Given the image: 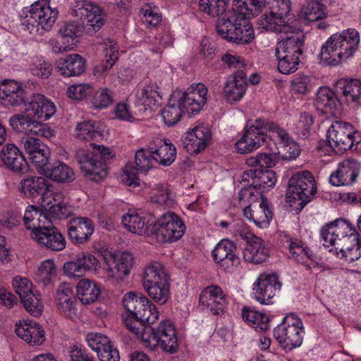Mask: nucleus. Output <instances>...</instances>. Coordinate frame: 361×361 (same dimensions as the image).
<instances>
[{
    "instance_id": "obj_1",
    "label": "nucleus",
    "mask_w": 361,
    "mask_h": 361,
    "mask_svg": "<svg viewBox=\"0 0 361 361\" xmlns=\"http://www.w3.org/2000/svg\"><path fill=\"white\" fill-rule=\"evenodd\" d=\"M122 302L127 311L123 315L124 324L145 347L153 350L159 346L171 354L178 350L176 331L170 320L162 321L157 329L151 326L159 318L157 309L151 300L142 294L129 292L124 295Z\"/></svg>"
},
{
    "instance_id": "obj_2",
    "label": "nucleus",
    "mask_w": 361,
    "mask_h": 361,
    "mask_svg": "<svg viewBox=\"0 0 361 361\" xmlns=\"http://www.w3.org/2000/svg\"><path fill=\"white\" fill-rule=\"evenodd\" d=\"M320 237L325 247H334L337 256L353 262L361 257V237L348 221L338 219L322 227Z\"/></svg>"
},
{
    "instance_id": "obj_3",
    "label": "nucleus",
    "mask_w": 361,
    "mask_h": 361,
    "mask_svg": "<svg viewBox=\"0 0 361 361\" xmlns=\"http://www.w3.org/2000/svg\"><path fill=\"white\" fill-rule=\"evenodd\" d=\"M360 44V34L353 28L332 35L322 46L319 54L322 65L337 66L352 57Z\"/></svg>"
},
{
    "instance_id": "obj_4",
    "label": "nucleus",
    "mask_w": 361,
    "mask_h": 361,
    "mask_svg": "<svg viewBox=\"0 0 361 361\" xmlns=\"http://www.w3.org/2000/svg\"><path fill=\"white\" fill-rule=\"evenodd\" d=\"M249 18L250 16L243 13L229 10L224 18L217 19L216 32L228 42L238 44H248L255 38L254 28Z\"/></svg>"
},
{
    "instance_id": "obj_5",
    "label": "nucleus",
    "mask_w": 361,
    "mask_h": 361,
    "mask_svg": "<svg viewBox=\"0 0 361 361\" xmlns=\"http://www.w3.org/2000/svg\"><path fill=\"white\" fill-rule=\"evenodd\" d=\"M91 147L92 151L78 149L75 157L86 178L99 182L106 176L105 163L114 157V153L103 145L91 144Z\"/></svg>"
},
{
    "instance_id": "obj_6",
    "label": "nucleus",
    "mask_w": 361,
    "mask_h": 361,
    "mask_svg": "<svg viewBox=\"0 0 361 361\" xmlns=\"http://www.w3.org/2000/svg\"><path fill=\"white\" fill-rule=\"evenodd\" d=\"M58 13L56 8L50 6L49 0H38L26 11L21 24L30 34L42 36L53 27Z\"/></svg>"
},
{
    "instance_id": "obj_7",
    "label": "nucleus",
    "mask_w": 361,
    "mask_h": 361,
    "mask_svg": "<svg viewBox=\"0 0 361 361\" xmlns=\"http://www.w3.org/2000/svg\"><path fill=\"white\" fill-rule=\"evenodd\" d=\"M142 281L144 289L154 302L164 305L167 302L171 294L170 278L161 263H149L144 269Z\"/></svg>"
},
{
    "instance_id": "obj_8",
    "label": "nucleus",
    "mask_w": 361,
    "mask_h": 361,
    "mask_svg": "<svg viewBox=\"0 0 361 361\" xmlns=\"http://www.w3.org/2000/svg\"><path fill=\"white\" fill-rule=\"evenodd\" d=\"M317 192L316 182L313 175L307 171L295 173L289 179L287 189V200L289 203L297 202L302 209L314 197Z\"/></svg>"
},
{
    "instance_id": "obj_9",
    "label": "nucleus",
    "mask_w": 361,
    "mask_h": 361,
    "mask_svg": "<svg viewBox=\"0 0 361 361\" xmlns=\"http://www.w3.org/2000/svg\"><path fill=\"white\" fill-rule=\"evenodd\" d=\"M329 146L336 154H342L361 142V133L355 131L349 123L336 120L326 133Z\"/></svg>"
},
{
    "instance_id": "obj_10",
    "label": "nucleus",
    "mask_w": 361,
    "mask_h": 361,
    "mask_svg": "<svg viewBox=\"0 0 361 361\" xmlns=\"http://www.w3.org/2000/svg\"><path fill=\"white\" fill-rule=\"evenodd\" d=\"M305 329L302 320L294 313H290L274 330V336L281 348L292 350L302 343Z\"/></svg>"
},
{
    "instance_id": "obj_11",
    "label": "nucleus",
    "mask_w": 361,
    "mask_h": 361,
    "mask_svg": "<svg viewBox=\"0 0 361 361\" xmlns=\"http://www.w3.org/2000/svg\"><path fill=\"white\" fill-rule=\"evenodd\" d=\"M274 122L257 118L249 125L243 136L236 142L235 147L240 154L250 153L257 149L265 141V135L272 133Z\"/></svg>"
},
{
    "instance_id": "obj_12",
    "label": "nucleus",
    "mask_w": 361,
    "mask_h": 361,
    "mask_svg": "<svg viewBox=\"0 0 361 361\" xmlns=\"http://www.w3.org/2000/svg\"><path fill=\"white\" fill-rule=\"evenodd\" d=\"M154 235L158 241L173 243L185 233L186 227L183 221L176 213L168 212L155 219Z\"/></svg>"
},
{
    "instance_id": "obj_13",
    "label": "nucleus",
    "mask_w": 361,
    "mask_h": 361,
    "mask_svg": "<svg viewBox=\"0 0 361 361\" xmlns=\"http://www.w3.org/2000/svg\"><path fill=\"white\" fill-rule=\"evenodd\" d=\"M71 15L80 20L81 24L86 27L88 32L98 31L104 25L102 11L96 4L85 0L75 1Z\"/></svg>"
},
{
    "instance_id": "obj_14",
    "label": "nucleus",
    "mask_w": 361,
    "mask_h": 361,
    "mask_svg": "<svg viewBox=\"0 0 361 361\" xmlns=\"http://www.w3.org/2000/svg\"><path fill=\"white\" fill-rule=\"evenodd\" d=\"M29 116L15 114L9 119L11 126L16 130L27 134L50 139L55 135L54 130L47 123L36 121Z\"/></svg>"
},
{
    "instance_id": "obj_15",
    "label": "nucleus",
    "mask_w": 361,
    "mask_h": 361,
    "mask_svg": "<svg viewBox=\"0 0 361 361\" xmlns=\"http://www.w3.org/2000/svg\"><path fill=\"white\" fill-rule=\"evenodd\" d=\"M227 302L221 288L212 285L206 287L199 297L200 308L212 315H221L224 313Z\"/></svg>"
},
{
    "instance_id": "obj_16",
    "label": "nucleus",
    "mask_w": 361,
    "mask_h": 361,
    "mask_svg": "<svg viewBox=\"0 0 361 361\" xmlns=\"http://www.w3.org/2000/svg\"><path fill=\"white\" fill-rule=\"evenodd\" d=\"M214 261L224 271H231L240 264L236 245L228 239L219 241L212 250Z\"/></svg>"
},
{
    "instance_id": "obj_17",
    "label": "nucleus",
    "mask_w": 361,
    "mask_h": 361,
    "mask_svg": "<svg viewBox=\"0 0 361 361\" xmlns=\"http://www.w3.org/2000/svg\"><path fill=\"white\" fill-rule=\"evenodd\" d=\"M207 87L203 83H193L185 92H176L188 114L198 113L207 101Z\"/></svg>"
},
{
    "instance_id": "obj_18",
    "label": "nucleus",
    "mask_w": 361,
    "mask_h": 361,
    "mask_svg": "<svg viewBox=\"0 0 361 361\" xmlns=\"http://www.w3.org/2000/svg\"><path fill=\"white\" fill-rule=\"evenodd\" d=\"M67 232L69 240L74 245H85L90 240L94 232L93 221L87 217L73 218L67 223Z\"/></svg>"
},
{
    "instance_id": "obj_19",
    "label": "nucleus",
    "mask_w": 361,
    "mask_h": 361,
    "mask_svg": "<svg viewBox=\"0 0 361 361\" xmlns=\"http://www.w3.org/2000/svg\"><path fill=\"white\" fill-rule=\"evenodd\" d=\"M255 286V298L261 304L269 305L272 303L271 299L276 295V290H280L281 283L276 274H262Z\"/></svg>"
},
{
    "instance_id": "obj_20",
    "label": "nucleus",
    "mask_w": 361,
    "mask_h": 361,
    "mask_svg": "<svg viewBox=\"0 0 361 361\" xmlns=\"http://www.w3.org/2000/svg\"><path fill=\"white\" fill-rule=\"evenodd\" d=\"M155 218L151 214L129 212L122 217L123 226L140 235H153Z\"/></svg>"
},
{
    "instance_id": "obj_21",
    "label": "nucleus",
    "mask_w": 361,
    "mask_h": 361,
    "mask_svg": "<svg viewBox=\"0 0 361 361\" xmlns=\"http://www.w3.org/2000/svg\"><path fill=\"white\" fill-rule=\"evenodd\" d=\"M28 98L22 85L16 80H0V102L6 105L18 106L25 104Z\"/></svg>"
},
{
    "instance_id": "obj_22",
    "label": "nucleus",
    "mask_w": 361,
    "mask_h": 361,
    "mask_svg": "<svg viewBox=\"0 0 361 361\" xmlns=\"http://www.w3.org/2000/svg\"><path fill=\"white\" fill-rule=\"evenodd\" d=\"M360 163L353 159H348L341 162L337 169L329 177L332 185H350L354 183L360 173Z\"/></svg>"
},
{
    "instance_id": "obj_23",
    "label": "nucleus",
    "mask_w": 361,
    "mask_h": 361,
    "mask_svg": "<svg viewBox=\"0 0 361 361\" xmlns=\"http://www.w3.org/2000/svg\"><path fill=\"white\" fill-rule=\"evenodd\" d=\"M245 217L260 228L269 226L273 218V212L267 198L261 199L255 204L245 206L243 209Z\"/></svg>"
},
{
    "instance_id": "obj_24",
    "label": "nucleus",
    "mask_w": 361,
    "mask_h": 361,
    "mask_svg": "<svg viewBox=\"0 0 361 361\" xmlns=\"http://www.w3.org/2000/svg\"><path fill=\"white\" fill-rule=\"evenodd\" d=\"M0 161L4 166L17 173L27 171L28 164L20 150L13 144L5 145L0 152Z\"/></svg>"
},
{
    "instance_id": "obj_25",
    "label": "nucleus",
    "mask_w": 361,
    "mask_h": 361,
    "mask_svg": "<svg viewBox=\"0 0 361 361\" xmlns=\"http://www.w3.org/2000/svg\"><path fill=\"white\" fill-rule=\"evenodd\" d=\"M247 90V74L244 70H237L228 78L223 93L229 103L240 101Z\"/></svg>"
},
{
    "instance_id": "obj_26",
    "label": "nucleus",
    "mask_w": 361,
    "mask_h": 361,
    "mask_svg": "<svg viewBox=\"0 0 361 361\" xmlns=\"http://www.w3.org/2000/svg\"><path fill=\"white\" fill-rule=\"evenodd\" d=\"M33 240L47 249L56 252L63 250L66 245L65 237L51 221L38 232Z\"/></svg>"
},
{
    "instance_id": "obj_27",
    "label": "nucleus",
    "mask_w": 361,
    "mask_h": 361,
    "mask_svg": "<svg viewBox=\"0 0 361 361\" xmlns=\"http://www.w3.org/2000/svg\"><path fill=\"white\" fill-rule=\"evenodd\" d=\"M272 134L279 138L277 147V154L280 159L291 160L296 159L300 154V146L289 137L286 130L274 123L271 125Z\"/></svg>"
},
{
    "instance_id": "obj_28",
    "label": "nucleus",
    "mask_w": 361,
    "mask_h": 361,
    "mask_svg": "<svg viewBox=\"0 0 361 361\" xmlns=\"http://www.w3.org/2000/svg\"><path fill=\"white\" fill-rule=\"evenodd\" d=\"M105 273L109 281H121L128 276L133 264V257L130 252H124L114 258L113 264L106 263Z\"/></svg>"
},
{
    "instance_id": "obj_29",
    "label": "nucleus",
    "mask_w": 361,
    "mask_h": 361,
    "mask_svg": "<svg viewBox=\"0 0 361 361\" xmlns=\"http://www.w3.org/2000/svg\"><path fill=\"white\" fill-rule=\"evenodd\" d=\"M56 301L59 312L65 317L73 319L78 314L77 300L68 284H61L56 291Z\"/></svg>"
},
{
    "instance_id": "obj_30",
    "label": "nucleus",
    "mask_w": 361,
    "mask_h": 361,
    "mask_svg": "<svg viewBox=\"0 0 361 361\" xmlns=\"http://www.w3.org/2000/svg\"><path fill=\"white\" fill-rule=\"evenodd\" d=\"M56 113L53 102L40 94H34L24 116L47 121Z\"/></svg>"
},
{
    "instance_id": "obj_31",
    "label": "nucleus",
    "mask_w": 361,
    "mask_h": 361,
    "mask_svg": "<svg viewBox=\"0 0 361 361\" xmlns=\"http://www.w3.org/2000/svg\"><path fill=\"white\" fill-rule=\"evenodd\" d=\"M16 333L30 345H39L45 340V332L42 327L35 321H24L17 325Z\"/></svg>"
},
{
    "instance_id": "obj_32",
    "label": "nucleus",
    "mask_w": 361,
    "mask_h": 361,
    "mask_svg": "<svg viewBox=\"0 0 361 361\" xmlns=\"http://www.w3.org/2000/svg\"><path fill=\"white\" fill-rule=\"evenodd\" d=\"M210 138L211 133L207 127L196 126L185 138V148L190 153L197 154L205 149Z\"/></svg>"
},
{
    "instance_id": "obj_33",
    "label": "nucleus",
    "mask_w": 361,
    "mask_h": 361,
    "mask_svg": "<svg viewBox=\"0 0 361 361\" xmlns=\"http://www.w3.org/2000/svg\"><path fill=\"white\" fill-rule=\"evenodd\" d=\"M23 221L26 228L32 231L30 235L32 239L51 222L45 214L32 205L25 209Z\"/></svg>"
},
{
    "instance_id": "obj_34",
    "label": "nucleus",
    "mask_w": 361,
    "mask_h": 361,
    "mask_svg": "<svg viewBox=\"0 0 361 361\" xmlns=\"http://www.w3.org/2000/svg\"><path fill=\"white\" fill-rule=\"evenodd\" d=\"M305 34L300 32L298 36H288L278 42L275 52L300 59L303 53Z\"/></svg>"
},
{
    "instance_id": "obj_35",
    "label": "nucleus",
    "mask_w": 361,
    "mask_h": 361,
    "mask_svg": "<svg viewBox=\"0 0 361 361\" xmlns=\"http://www.w3.org/2000/svg\"><path fill=\"white\" fill-rule=\"evenodd\" d=\"M243 255L245 262L259 264L264 262L268 259L269 251L264 245L263 240L257 237L254 238L250 243L246 244Z\"/></svg>"
},
{
    "instance_id": "obj_36",
    "label": "nucleus",
    "mask_w": 361,
    "mask_h": 361,
    "mask_svg": "<svg viewBox=\"0 0 361 361\" xmlns=\"http://www.w3.org/2000/svg\"><path fill=\"white\" fill-rule=\"evenodd\" d=\"M149 149L154 154L157 163L163 166L171 165L176 159V147L166 140L157 138L149 145Z\"/></svg>"
},
{
    "instance_id": "obj_37",
    "label": "nucleus",
    "mask_w": 361,
    "mask_h": 361,
    "mask_svg": "<svg viewBox=\"0 0 361 361\" xmlns=\"http://www.w3.org/2000/svg\"><path fill=\"white\" fill-rule=\"evenodd\" d=\"M58 72L65 76L80 75L85 71V61L78 54H71L64 59H59L56 63Z\"/></svg>"
},
{
    "instance_id": "obj_38",
    "label": "nucleus",
    "mask_w": 361,
    "mask_h": 361,
    "mask_svg": "<svg viewBox=\"0 0 361 361\" xmlns=\"http://www.w3.org/2000/svg\"><path fill=\"white\" fill-rule=\"evenodd\" d=\"M42 176L61 183H70L75 180V172L66 164L58 161L43 171Z\"/></svg>"
},
{
    "instance_id": "obj_39",
    "label": "nucleus",
    "mask_w": 361,
    "mask_h": 361,
    "mask_svg": "<svg viewBox=\"0 0 361 361\" xmlns=\"http://www.w3.org/2000/svg\"><path fill=\"white\" fill-rule=\"evenodd\" d=\"M49 188L48 182L42 176H30L20 182V190L27 197L44 196Z\"/></svg>"
},
{
    "instance_id": "obj_40",
    "label": "nucleus",
    "mask_w": 361,
    "mask_h": 361,
    "mask_svg": "<svg viewBox=\"0 0 361 361\" xmlns=\"http://www.w3.org/2000/svg\"><path fill=\"white\" fill-rule=\"evenodd\" d=\"M186 112L184 104L178 97V94L174 92L171 94L168 105L163 109L161 117L164 122L168 126L176 124L182 115Z\"/></svg>"
},
{
    "instance_id": "obj_41",
    "label": "nucleus",
    "mask_w": 361,
    "mask_h": 361,
    "mask_svg": "<svg viewBox=\"0 0 361 361\" xmlns=\"http://www.w3.org/2000/svg\"><path fill=\"white\" fill-rule=\"evenodd\" d=\"M346 102L361 106V82L356 79H341L338 82Z\"/></svg>"
},
{
    "instance_id": "obj_42",
    "label": "nucleus",
    "mask_w": 361,
    "mask_h": 361,
    "mask_svg": "<svg viewBox=\"0 0 361 361\" xmlns=\"http://www.w3.org/2000/svg\"><path fill=\"white\" fill-rule=\"evenodd\" d=\"M161 97L159 87L157 82L149 81L142 87L139 88L135 93L136 103L147 109L152 108L157 104V97Z\"/></svg>"
},
{
    "instance_id": "obj_43",
    "label": "nucleus",
    "mask_w": 361,
    "mask_h": 361,
    "mask_svg": "<svg viewBox=\"0 0 361 361\" xmlns=\"http://www.w3.org/2000/svg\"><path fill=\"white\" fill-rule=\"evenodd\" d=\"M315 103L318 109L326 113H335L340 104L335 92L328 87H322L318 90Z\"/></svg>"
},
{
    "instance_id": "obj_44",
    "label": "nucleus",
    "mask_w": 361,
    "mask_h": 361,
    "mask_svg": "<svg viewBox=\"0 0 361 361\" xmlns=\"http://www.w3.org/2000/svg\"><path fill=\"white\" fill-rule=\"evenodd\" d=\"M77 296L83 304L95 302L100 295L98 286L89 279H81L76 286Z\"/></svg>"
},
{
    "instance_id": "obj_45",
    "label": "nucleus",
    "mask_w": 361,
    "mask_h": 361,
    "mask_svg": "<svg viewBox=\"0 0 361 361\" xmlns=\"http://www.w3.org/2000/svg\"><path fill=\"white\" fill-rule=\"evenodd\" d=\"M242 317L257 331H266L269 328V319L264 314L249 308H243Z\"/></svg>"
},
{
    "instance_id": "obj_46",
    "label": "nucleus",
    "mask_w": 361,
    "mask_h": 361,
    "mask_svg": "<svg viewBox=\"0 0 361 361\" xmlns=\"http://www.w3.org/2000/svg\"><path fill=\"white\" fill-rule=\"evenodd\" d=\"M289 256L299 263H305L307 259H312V252L310 249L300 240L291 238L288 241Z\"/></svg>"
},
{
    "instance_id": "obj_47",
    "label": "nucleus",
    "mask_w": 361,
    "mask_h": 361,
    "mask_svg": "<svg viewBox=\"0 0 361 361\" xmlns=\"http://www.w3.org/2000/svg\"><path fill=\"white\" fill-rule=\"evenodd\" d=\"M266 0H233L232 11L248 16L257 15L265 6Z\"/></svg>"
},
{
    "instance_id": "obj_48",
    "label": "nucleus",
    "mask_w": 361,
    "mask_h": 361,
    "mask_svg": "<svg viewBox=\"0 0 361 361\" xmlns=\"http://www.w3.org/2000/svg\"><path fill=\"white\" fill-rule=\"evenodd\" d=\"M56 265L53 259H46L39 266L36 273L37 281L46 286L50 284L52 280L56 276Z\"/></svg>"
},
{
    "instance_id": "obj_49",
    "label": "nucleus",
    "mask_w": 361,
    "mask_h": 361,
    "mask_svg": "<svg viewBox=\"0 0 361 361\" xmlns=\"http://www.w3.org/2000/svg\"><path fill=\"white\" fill-rule=\"evenodd\" d=\"M228 0H209L207 2H203L200 0V9L208 15L216 17L224 18L229 11H226Z\"/></svg>"
},
{
    "instance_id": "obj_50",
    "label": "nucleus",
    "mask_w": 361,
    "mask_h": 361,
    "mask_svg": "<svg viewBox=\"0 0 361 361\" xmlns=\"http://www.w3.org/2000/svg\"><path fill=\"white\" fill-rule=\"evenodd\" d=\"M75 137L80 140L91 141L101 137L102 134L93 121H85L77 124Z\"/></svg>"
},
{
    "instance_id": "obj_51",
    "label": "nucleus",
    "mask_w": 361,
    "mask_h": 361,
    "mask_svg": "<svg viewBox=\"0 0 361 361\" xmlns=\"http://www.w3.org/2000/svg\"><path fill=\"white\" fill-rule=\"evenodd\" d=\"M264 198L266 197L262 190H259L255 182H252L248 186L245 185L238 193V200L242 206L246 204H255Z\"/></svg>"
},
{
    "instance_id": "obj_52",
    "label": "nucleus",
    "mask_w": 361,
    "mask_h": 361,
    "mask_svg": "<svg viewBox=\"0 0 361 361\" xmlns=\"http://www.w3.org/2000/svg\"><path fill=\"white\" fill-rule=\"evenodd\" d=\"M63 196L60 193H56L54 197V203L49 207L47 213L50 216L56 219H66L71 215L73 209L71 207L61 202Z\"/></svg>"
},
{
    "instance_id": "obj_53",
    "label": "nucleus",
    "mask_w": 361,
    "mask_h": 361,
    "mask_svg": "<svg viewBox=\"0 0 361 361\" xmlns=\"http://www.w3.org/2000/svg\"><path fill=\"white\" fill-rule=\"evenodd\" d=\"M86 27L81 24L80 22H69L63 25L59 32L61 35L63 40H66L68 44L73 43V47L75 44V39L80 35Z\"/></svg>"
},
{
    "instance_id": "obj_54",
    "label": "nucleus",
    "mask_w": 361,
    "mask_h": 361,
    "mask_svg": "<svg viewBox=\"0 0 361 361\" xmlns=\"http://www.w3.org/2000/svg\"><path fill=\"white\" fill-rule=\"evenodd\" d=\"M136 168L140 171H147L154 166L156 159L152 149H140L135 155Z\"/></svg>"
},
{
    "instance_id": "obj_55",
    "label": "nucleus",
    "mask_w": 361,
    "mask_h": 361,
    "mask_svg": "<svg viewBox=\"0 0 361 361\" xmlns=\"http://www.w3.org/2000/svg\"><path fill=\"white\" fill-rule=\"evenodd\" d=\"M150 200L153 204L161 207H171L173 204L169 190L164 184H158L152 189Z\"/></svg>"
},
{
    "instance_id": "obj_56",
    "label": "nucleus",
    "mask_w": 361,
    "mask_h": 361,
    "mask_svg": "<svg viewBox=\"0 0 361 361\" xmlns=\"http://www.w3.org/2000/svg\"><path fill=\"white\" fill-rule=\"evenodd\" d=\"M284 22L283 16H277L271 12V9L266 10L258 20L259 25L264 30L276 32L281 23Z\"/></svg>"
},
{
    "instance_id": "obj_57",
    "label": "nucleus",
    "mask_w": 361,
    "mask_h": 361,
    "mask_svg": "<svg viewBox=\"0 0 361 361\" xmlns=\"http://www.w3.org/2000/svg\"><path fill=\"white\" fill-rule=\"evenodd\" d=\"M114 94L109 88L104 87L97 90L92 99V105L95 109H104L114 102Z\"/></svg>"
},
{
    "instance_id": "obj_58",
    "label": "nucleus",
    "mask_w": 361,
    "mask_h": 361,
    "mask_svg": "<svg viewBox=\"0 0 361 361\" xmlns=\"http://www.w3.org/2000/svg\"><path fill=\"white\" fill-rule=\"evenodd\" d=\"M326 6L319 2L312 1L305 8L303 13L305 20L310 22L318 21L326 17Z\"/></svg>"
},
{
    "instance_id": "obj_59",
    "label": "nucleus",
    "mask_w": 361,
    "mask_h": 361,
    "mask_svg": "<svg viewBox=\"0 0 361 361\" xmlns=\"http://www.w3.org/2000/svg\"><path fill=\"white\" fill-rule=\"evenodd\" d=\"M21 302L25 308L35 317L41 315L43 309V305L41 302L40 295L35 293L33 291L21 298Z\"/></svg>"
},
{
    "instance_id": "obj_60",
    "label": "nucleus",
    "mask_w": 361,
    "mask_h": 361,
    "mask_svg": "<svg viewBox=\"0 0 361 361\" xmlns=\"http://www.w3.org/2000/svg\"><path fill=\"white\" fill-rule=\"evenodd\" d=\"M275 56L278 60V70L281 73L289 74L298 70L300 62V59L276 52H275Z\"/></svg>"
},
{
    "instance_id": "obj_61",
    "label": "nucleus",
    "mask_w": 361,
    "mask_h": 361,
    "mask_svg": "<svg viewBox=\"0 0 361 361\" xmlns=\"http://www.w3.org/2000/svg\"><path fill=\"white\" fill-rule=\"evenodd\" d=\"M42 149L39 150L37 154H33L29 159L31 163L35 166L38 173L42 175L49 165L50 152L46 145H42Z\"/></svg>"
},
{
    "instance_id": "obj_62",
    "label": "nucleus",
    "mask_w": 361,
    "mask_h": 361,
    "mask_svg": "<svg viewBox=\"0 0 361 361\" xmlns=\"http://www.w3.org/2000/svg\"><path fill=\"white\" fill-rule=\"evenodd\" d=\"M313 123L314 118L310 114L302 113L294 128L295 133L302 139L307 138L310 135V128Z\"/></svg>"
},
{
    "instance_id": "obj_63",
    "label": "nucleus",
    "mask_w": 361,
    "mask_h": 361,
    "mask_svg": "<svg viewBox=\"0 0 361 361\" xmlns=\"http://www.w3.org/2000/svg\"><path fill=\"white\" fill-rule=\"evenodd\" d=\"M140 12L143 15V22L147 25L155 27L161 21V16L158 8L150 4L144 5Z\"/></svg>"
},
{
    "instance_id": "obj_64",
    "label": "nucleus",
    "mask_w": 361,
    "mask_h": 361,
    "mask_svg": "<svg viewBox=\"0 0 361 361\" xmlns=\"http://www.w3.org/2000/svg\"><path fill=\"white\" fill-rule=\"evenodd\" d=\"M70 361H97L96 358L85 347L73 345L69 348Z\"/></svg>"
}]
</instances>
